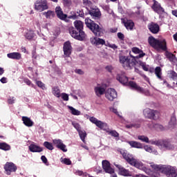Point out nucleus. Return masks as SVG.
I'll return each mask as SVG.
<instances>
[{"label": "nucleus", "instance_id": "1a4fd4ad", "mask_svg": "<svg viewBox=\"0 0 177 177\" xmlns=\"http://www.w3.org/2000/svg\"><path fill=\"white\" fill-rule=\"evenodd\" d=\"M89 121L92 122V124H95V125H96L97 128H100V129H102L103 131H106V129L109 128V125H107V123L99 120L95 117H90Z\"/></svg>", "mask_w": 177, "mask_h": 177}, {"label": "nucleus", "instance_id": "c85d7f7f", "mask_svg": "<svg viewBox=\"0 0 177 177\" xmlns=\"http://www.w3.org/2000/svg\"><path fill=\"white\" fill-rule=\"evenodd\" d=\"M168 127L169 129H174L176 128V117L175 115H173L171 118Z\"/></svg>", "mask_w": 177, "mask_h": 177}, {"label": "nucleus", "instance_id": "603ef678", "mask_svg": "<svg viewBox=\"0 0 177 177\" xmlns=\"http://www.w3.org/2000/svg\"><path fill=\"white\" fill-rule=\"evenodd\" d=\"M107 46H109V48H111V49H118V46H117V45H115V44H108Z\"/></svg>", "mask_w": 177, "mask_h": 177}, {"label": "nucleus", "instance_id": "864d4df0", "mask_svg": "<svg viewBox=\"0 0 177 177\" xmlns=\"http://www.w3.org/2000/svg\"><path fill=\"white\" fill-rule=\"evenodd\" d=\"M75 73L76 74H79V75H83V74H84L83 71L81 70V69H75Z\"/></svg>", "mask_w": 177, "mask_h": 177}, {"label": "nucleus", "instance_id": "473e14b6", "mask_svg": "<svg viewBox=\"0 0 177 177\" xmlns=\"http://www.w3.org/2000/svg\"><path fill=\"white\" fill-rule=\"evenodd\" d=\"M144 149L145 150V151H147V153H152V154H154L155 156H157L158 154L157 150H153V148H151V147L149 145L144 146Z\"/></svg>", "mask_w": 177, "mask_h": 177}, {"label": "nucleus", "instance_id": "ddd939ff", "mask_svg": "<svg viewBox=\"0 0 177 177\" xmlns=\"http://www.w3.org/2000/svg\"><path fill=\"white\" fill-rule=\"evenodd\" d=\"M102 169L106 174H114V169L111 167L110 162L108 160H102Z\"/></svg>", "mask_w": 177, "mask_h": 177}, {"label": "nucleus", "instance_id": "aec40b11", "mask_svg": "<svg viewBox=\"0 0 177 177\" xmlns=\"http://www.w3.org/2000/svg\"><path fill=\"white\" fill-rule=\"evenodd\" d=\"M55 13L57 16V18L60 19L61 20H66V19H67V15L63 13V10L60 6L56 7Z\"/></svg>", "mask_w": 177, "mask_h": 177}, {"label": "nucleus", "instance_id": "6e6d98bb", "mask_svg": "<svg viewBox=\"0 0 177 177\" xmlns=\"http://www.w3.org/2000/svg\"><path fill=\"white\" fill-rule=\"evenodd\" d=\"M118 38H119V39H121L122 41L124 40V34H122V32H118Z\"/></svg>", "mask_w": 177, "mask_h": 177}, {"label": "nucleus", "instance_id": "338daca9", "mask_svg": "<svg viewBox=\"0 0 177 177\" xmlns=\"http://www.w3.org/2000/svg\"><path fill=\"white\" fill-rule=\"evenodd\" d=\"M163 85H166L167 88H171V86L169 85V84H168V82H167V81L165 80L163 82Z\"/></svg>", "mask_w": 177, "mask_h": 177}, {"label": "nucleus", "instance_id": "680f3d73", "mask_svg": "<svg viewBox=\"0 0 177 177\" xmlns=\"http://www.w3.org/2000/svg\"><path fill=\"white\" fill-rule=\"evenodd\" d=\"M0 81L2 84H6V82H8V79L6 77H2Z\"/></svg>", "mask_w": 177, "mask_h": 177}, {"label": "nucleus", "instance_id": "3c124183", "mask_svg": "<svg viewBox=\"0 0 177 177\" xmlns=\"http://www.w3.org/2000/svg\"><path fill=\"white\" fill-rule=\"evenodd\" d=\"M170 77L174 80H176L177 79V73L176 72L171 71L170 73Z\"/></svg>", "mask_w": 177, "mask_h": 177}, {"label": "nucleus", "instance_id": "5701e85b", "mask_svg": "<svg viewBox=\"0 0 177 177\" xmlns=\"http://www.w3.org/2000/svg\"><path fill=\"white\" fill-rule=\"evenodd\" d=\"M160 149H162V150H174L175 149V147L170 142L163 141L162 142Z\"/></svg>", "mask_w": 177, "mask_h": 177}, {"label": "nucleus", "instance_id": "6ab92c4d", "mask_svg": "<svg viewBox=\"0 0 177 177\" xmlns=\"http://www.w3.org/2000/svg\"><path fill=\"white\" fill-rule=\"evenodd\" d=\"M153 4L152 6V9L156 13H164V8L161 7V5L158 3V1L153 0Z\"/></svg>", "mask_w": 177, "mask_h": 177}, {"label": "nucleus", "instance_id": "412c9836", "mask_svg": "<svg viewBox=\"0 0 177 177\" xmlns=\"http://www.w3.org/2000/svg\"><path fill=\"white\" fill-rule=\"evenodd\" d=\"M149 30L152 32V34H158L160 31V26L157 24L151 23L148 26Z\"/></svg>", "mask_w": 177, "mask_h": 177}, {"label": "nucleus", "instance_id": "4d7b16f0", "mask_svg": "<svg viewBox=\"0 0 177 177\" xmlns=\"http://www.w3.org/2000/svg\"><path fill=\"white\" fill-rule=\"evenodd\" d=\"M64 2V4L66 5V6H68L71 5V0H62Z\"/></svg>", "mask_w": 177, "mask_h": 177}, {"label": "nucleus", "instance_id": "49530a36", "mask_svg": "<svg viewBox=\"0 0 177 177\" xmlns=\"http://www.w3.org/2000/svg\"><path fill=\"white\" fill-rule=\"evenodd\" d=\"M60 97L64 100V102H68V94L62 93L60 95Z\"/></svg>", "mask_w": 177, "mask_h": 177}, {"label": "nucleus", "instance_id": "69168bd1", "mask_svg": "<svg viewBox=\"0 0 177 177\" xmlns=\"http://www.w3.org/2000/svg\"><path fill=\"white\" fill-rule=\"evenodd\" d=\"M8 103H10V104H12V103H15V97H12V99H9Z\"/></svg>", "mask_w": 177, "mask_h": 177}, {"label": "nucleus", "instance_id": "a19ab883", "mask_svg": "<svg viewBox=\"0 0 177 177\" xmlns=\"http://www.w3.org/2000/svg\"><path fill=\"white\" fill-rule=\"evenodd\" d=\"M36 85H37V86L39 88H41V89H42L43 91H45V89H46V86L45 85V84L39 80L36 81Z\"/></svg>", "mask_w": 177, "mask_h": 177}, {"label": "nucleus", "instance_id": "0e129e2a", "mask_svg": "<svg viewBox=\"0 0 177 177\" xmlns=\"http://www.w3.org/2000/svg\"><path fill=\"white\" fill-rule=\"evenodd\" d=\"M76 175H79V176H81V175H84V172L82 171H77Z\"/></svg>", "mask_w": 177, "mask_h": 177}, {"label": "nucleus", "instance_id": "2f4dec72", "mask_svg": "<svg viewBox=\"0 0 177 177\" xmlns=\"http://www.w3.org/2000/svg\"><path fill=\"white\" fill-rule=\"evenodd\" d=\"M52 93L53 95H54V96H55V97H60V95H62V93H60V88H59V86H54L52 88Z\"/></svg>", "mask_w": 177, "mask_h": 177}, {"label": "nucleus", "instance_id": "c756f323", "mask_svg": "<svg viewBox=\"0 0 177 177\" xmlns=\"http://www.w3.org/2000/svg\"><path fill=\"white\" fill-rule=\"evenodd\" d=\"M132 52L133 53L138 54V56L136 57L137 59H140V57H143V56L146 55L145 53L142 52L140 49L136 47L132 48Z\"/></svg>", "mask_w": 177, "mask_h": 177}, {"label": "nucleus", "instance_id": "37998d69", "mask_svg": "<svg viewBox=\"0 0 177 177\" xmlns=\"http://www.w3.org/2000/svg\"><path fill=\"white\" fill-rule=\"evenodd\" d=\"M61 162H62V164H66V165H71V160H70V159L68 158H62L60 159Z\"/></svg>", "mask_w": 177, "mask_h": 177}, {"label": "nucleus", "instance_id": "f704fd0d", "mask_svg": "<svg viewBox=\"0 0 177 177\" xmlns=\"http://www.w3.org/2000/svg\"><path fill=\"white\" fill-rule=\"evenodd\" d=\"M35 35L32 30H29L26 33L25 38L30 41V39H32L35 37Z\"/></svg>", "mask_w": 177, "mask_h": 177}, {"label": "nucleus", "instance_id": "7c9ffc66", "mask_svg": "<svg viewBox=\"0 0 177 177\" xmlns=\"http://www.w3.org/2000/svg\"><path fill=\"white\" fill-rule=\"evenodd\" d=\"M67 107L69 110V113H71L72 115H81L82 113L80 111H78V109H75V108L71 106H68Z\"/></svg>", "mask_w": 177, "mask_h": 177}, {"label": "nucleus", "instance_id": "a211bd4d", "mask_svg": "<svg viewBox=\"0 0 177 177\" xmlns=\"http://www.w3.org/2000/svg\"><path fill=\"white\" fill-rule=\"evenodd\" d=\"M115 167L119 169V175H122V176H131V173L129 170L126 169L125 168L122 167V166L117 164H114Z\"/></svg>", "mask_w": 177, "mask_h": 177}, {"label": "nucleus", "instance_id": "f03ea898", "mask_svg": "<svg viewBox=\"0 0 177 177\" xmlns=\"http://www.w3.org/2000/svg\"><path fill=\"white\" fill-rule=\"evenodd\" d=\"M85 24L89 30L95 35L96 37H102L103 35V29L89 18L85 19Z\"/></svg>", "mask_w": 177, "mask_h": 177}, {"label": "nucleus", "instance_id": "39448f33", "mask_svg": "<svg viewBox=\"0 0 177 177\" xmlns=\"http://www.w3.org/2000/svg\"><path fill=\"white\" fill-rule=\"evenodd\" d=\"M143 115L145 118H149V120H158L160 118V112L147 108L143 111Z\"/></svg>", "mask_w": 177, "mask_h": 177}, {"label": "nucleus", "instance_id": "e433bc0d", "mask_svg": "<svg viewBox=\"0 0 177 177\" xmlns=\"http://www.w3.org/2000/svg\"><path fill=\"white\" fill-rule=\"evenodd\" d=\"M78 133L81 140H82L83 142L85 143V138H86V131H85L84 130H80V131H78Z\"/></svg>", "mask_w": 177, "mask_h": 177}, {"label": "nucleus", "instance_id": "052dcab7", "mask_svg": "<svg viewBox=\"0 0 177 177\" xmlns=\"http://www.w3.org/2000/svg\"><path fill=\"white\" fill-rule=\"evenodd\" d=\"M151 167L153 169H158L159 167L157 165H155L154 163H151Z\"/></svg>", "mask_w": 177, "mask_h": 177}, {"label": "nucleus", "instance_id": "f8f14e48", "mask_svg": "<svg viewBox=\"0 0 177 177\" xmlns=\"http://www.w3.org/2000/svg\"><path fill=\"white\" fill-rule=\"evenodd\" d=\"M105 97L111 102L117 97V91L114 88H108L105 93Z\"/></svg>", "mask_w": 177, "mask_h": 177}, {"label": "nucleus", "instance_id": "423d86ee", "mask_svg": "<svg viewBox=\"0 0 177 177\" xmlns=\"http://www.w3.org/2000/svg\"><path fill=\"white\" fill-rule=\"evenodd\" d=\"M69 34H71L73 38H75V39H77L78 41H84L85 39V37H86L84 31L77 32L74 27L69 28Z\"/></svg>", "mask_w": 177, "mask_h": 177}, {"label": "nucleus", "instance_id": "72a5a7b5", "mask_svg": "<svg viewBox=\"0 0 177 177\" xmlns=\"http://www.w3.org/2000/svg\"><path fill=\"white\" fill-rule=\"evenodd\" d=\"M44 16H45L46 19H52L55 17V12L52 10H48L47 12H43Z\"/></svg>", "mask_w": 177, "mask_h": 177}, {"label": "nucleus", "instance_id": "09e8293b", "mask_svg": "<svg viewBox=\"0 0 177 177\" xmlns=\"http://www.w3.org/2000/svg\"><path fill=\"white\" fill-rule=\"evenodd\" d=\"M108 133H109V135H111V136H114V138H118V136H120V134H118V133L116 132L115 130L108 131Z\"/></svg>", "mask_w": 177, "mask_h": 177}, {"label": "nucleus", "instance_id": "de8ad7c7", "mask_svg": "<svg viewBox=\"0 0 177 177\" xmlns=\"http://www.w3.org/2000/svg\"><path fill=\"white\" fill-rule=\"evenodd\" d=\"M72 125L74 127V128H75L77 132H80L81 131V126L80 125V124L73 122H72Z\"/></svg>", "mask_w": 177, "mask_h": 177}, {"label": "nucleus", "instance_id": "7ed1b4c3", "mask_svg": "<svg viewBox=\"0 0 177 177\" xmlns=\"http://www.w3.org/2000/svg\"><path fill=\"white\" fill-rule=\"evenodd\" d=\"M117 80L120 82V84H123V85H129V86H131L132 89H135L136 91H138V92L143 93V89L138 86L136 82H129L128 83V77L125 76V75H118Z\"/></svg>", "mask_w": 177, "mask_h": 177}, {"label": "nucleus", "instance_id": "bf43d9fd", "mask_svg": "<svg viewBox=\"0 0 177 177\" xmlns=\"http://www.w3.org/2000/svg\"><path fill=\"white\" fill-rule=\"evenodd\" d=\"M140 127V125H135V124H127V128H132V127H134V128H139Z\"/></svg>", "mask_w": 177, "mask_h": 177}, {"label": "nucleus", "instance_id": "774afa93", "mask_svg": "<svg viewBox=\"0 0 177 177\" xmlns=\"http://www.w3.org/2000/svg\"><path fill=\"white\" fill-rule=\"evenodd\" d=\"M171 13H172V15H173L174 16H175L176 17H177V10H173V11L171 12Z\"/></svg>", "mask_w": 177, "mask_h": 177}, {"label": "nucleus", "instance_id": "20e7f679", "mask_svg": "<svg viewBox=\"0 0 177 177\" xmlns=\"http://www.w3.org/2000/svg\"><path fill=\"white\" fill-rule=\"evenodd\" d=\"M148 42L151 46L155 48V49H162V50H167V41L165 39L158 40L153 37H149Z\"/></svg>", "mask_w": 177, "mask_h": 177}, {"label": "nucleus", "instance_id": "e2e57ef3", "mask_svg": "<svg viewBox=\"0 0 177 177\" xmlns=\"http://www.w3.org/2000/svg\"><path fill=\"white\" fill-rule=\"evenodd\" d=\"M25 82H26V84H27V85H29V86H30L32 87H34V84H31V81L26 80Z\"/></svg>", "mask_w": 177, "mask_h": 177}, {"label": "nucleus", "instance_id": "9b49d317", "mask_svg": "<svg viewBox=\"0 0 177 177\" xmlns=\"http://www.w3.org/2000/svg\"><path fill=\"white\" fill-rule=\"evenodd\" d=\"M94 92L98 97H100L102 95H104L106 93V86L104 84H97L94 88Z\"/></svg>", "mask_w": 177, "mask_h": 177}, {"label": "nucleus", "instance_id": "4468645a", "mask_svg": "<svg viewBox=\"0 0 177 177\" xmlns=\"http://www.w3.org/2000/svg\"><path fill=\"white\" fill-rule=\"evenodd\" d=\"M53 143L54 146L57 147V149H59L64 153H66V151H67V148H66V145H64L63 143V141H62V140H60V139L53 140Z\"/></svg>", "mask_w": 177, "mask_h": 177}, {"label": "nucleus", "instance_id": "4be33fe9", "mask_svg": "<svg viewBox=\"0 0 177 177\" xmlns=\"http://www.w3.org/2000/svg\"><path fill=\"white\" fill-rule=\"evenodd\" d=\"M28 147L30 151H31L32 153H41V151H43L42 147L34 143L30 144Z\"/></svg>", "mask_w": 177, "mask_h": 177}, {"label": "nucleus", "instance_id": "79ce46f5", "mask_svg": "<svg viewBox=\"0 0 177 177\" xmlns=\"http://www.w3.org/2000/svg\"><path fill=\"white\" fill-rule=\"evenodd\" d=\"M44 147L47 148L48 150H53V145L49 142H44Z\"/></svg>", "mask_w": 177, "mask_h": 177}, {"label": "nucleus", "instance_id": "8fccbe9b", "mask_svg": "<svg viewBox=\"0 0 177 177\" xmlns=\"http://www.w3.org/2000/svg\"><path fill=\"white\" fill-rule=\"evenodd\" d=\"M151 143V145H156V146L160 147V149H161V146L162 145V142L161 141H152Z\"/></svg>", "mask_w": 177, "mask_h": 177}, {"label": "nucleus", "instance_id": "58836bf2", "mask_svg": "<svg viewBox=\"0 0 177 177\" xmlns=\"http://www.w3.org/2000/svg\"><path fill=\"white\" fill-rule=\"evenodd\" d=\"M138 140H141V142H144L145 143H150V141L149 140V138L145 136H138Z\"/></svg>", "mask_w": 177, "mask_h": 177}, {"label": "nucleus", "instance_id": "cd10ccee", "mask_svg": "<svg viewBox=\"0 0 177 177\" xmlns=\"http://www.w3.org/2000/svg\"><path fill=\"white\" fill-rule=\"evenodd\" d=\"M73 24L77 31H83L82 30L84 29V23H82L81 21L76 20L74 21Z\"/></svg>", "mask_w": 177, "mask_h": 177}, {"label": "nucleus", "instance_id": "f3484780", "mask_svg": "<svg viewBox=\"0 0 177 177\" xmlns=\"http://www.w3.org/2000/svg\"><path fill=\"white\" fill-rule=\"evenodd\" d=\"M73 50V48L71 47V43L70 41H66L64 44L63 50H64V55L66 57H68L71 55V50Z\"/></svg>", "mask_w": 177, "mask_h": 177}, {"label": "nucleus", "instance_id": "6e6552de", "mask_svg": "<svg viewBox=\"0 0 177 177\" xmlns=\"http://www.w3.org/2000/svg\"><path fill=\"white\" fill-rule=\"evenodd\" d=\"M161 171L167 177H177L176 169L172 166L164 167L161 169Z\"/></svg>", "mask_w": 177, "mask_h": 177}, {"label": "nucleus", "instance_id": "5fc2aeb1", "mask_svg": "<svg viewBox=\"0 0 177 177\" xmlns=\"http://www.w3.org/2000/svg\"><path fill=\"white\" fill-rule=\"evenodd\" d=\"M142 68L145 71H149V68L147 67V65H145V64L142 63L140 64Z\"/></svg>", "mask_w": 177, "mask_h": 177}, {"label": "nucleus", "instance_id": "393cba45", "mask_svg": "<svg viewBox=\"0 0 177 177\" xmlns=\"http://www.w3.org/2000/svg\"><path fill=\"white\" fill-rule=\"evenodd\" d=\"M7 57L14 60H20L21 59V54L20 53H10L7 54Z\"/></svg>", "mask_w": 177, "mask_h": 177}, {"label": "nucleus", "instance_id": "c03bdc74", "mask_svg": "<svg viewBox=\"0 0 177 177\" xmlns=\"http://www.w3.org/2000/svg\"><path fill=\"white\" fill-rule=\"evenodd\" d=\"M167 57L169 59L170 62H175V60H176V57H175V55L171 53H168L167 54Z\"/></svg>", "mask_w": 177, "mask_h": 177}, {"label": "nucleus", "instance_id": "4c0bfd02", "mask_svg": "<svg viewBox=\"0 0 177 177\" xmlns=\"http://www.w3.org/2000/svg\"><path fill=\"white\" fill-rule=\"evenodd\" d=\"M89 13L93 17H100V11L99 10H92Z\"/></svg>", "mask_w": 177, "mask_h": 177}, {"label": "nucleus", "instance_id": "c9c22d12", "mask_svg": "<svg viewBox=\"0 0 177 177\" xmlns=\"http://www.w3.org/2000/svg\"><path fill=\"white\" fill-rule=\"evenodd\" d=\"M161 67L160 66H157L155 68V75H156L157 78H158L159 80H161V75H162V72H161Z\"/></svg>", "mask_w": 177, "mask_h": 177}, {"label": "nucleus", "instance_id": "b1692460", "mask_svg": "<svg viewBox=\"0 0 177 177\" xmlns=\"http://www.w3.org/2000/svg\"><path fill=\"white\" fill-rule=\"evenodd\" d=\"M122 21L127 30H133V27H135V24L132 20L123 19Z\"/></svg>", "mask_w": 177, "mask_h": 177}, {"label": "nucleus", "instance_id": "9d476101", "mask_svg": "<svg viewBox=\"0 0 177 177\" xmlns=\"http://www.w3.org/2000/svg\"><path fill=\"white\" fill-rule=\"evenodd\" d=\"M35 9L38 12H44L48 9V3L46 0H37L35 3Z\"/></svg>", "mask_w": 177, "mask_h": 177}, {"label": "nucleus", "instance_id": "bb28decb", "mask_svg": "<svg viewBox=\"0 0 177 177\" xmlns=\"http://www.w3.org/2000/svg\"><path fill=\"white\" fill-rule=\"evenodd\" d=\"M127 143H129L131 147H134L135 149H143V145L140 142L136 141H128Z\"/></svg>", "mask_w": 177, "mask_h": 177}, {"label": "nucleus", "instance_id": "dca6fc26", "mask_svg": "<svg viewBox=\"0 0 177 177\" xmlns=\"http://www.w3.org/2000/svg\"><path fill=\"white\" fill-rule=\"evenodd\" d=\"M90 41L94 46H99V45H104L106 44V41H104V39H100L97 37H91Z\"/></svg>", "mask_w": 177, "mask_h": 177}, {"label": "nucleus", "instance_id": "13d9d810", "mask_svg": "<svg viewBox=\"0 0 177 177\" xmlns=\"http://www.w3.org/2000/svg\"><path fill=\"white\" fill-rule=\"evenodd\" d=\"M41 160L43 161V162L44 164H48V159L46 158V157L45 156H42L41 157Z\"/></svg>", "mask_w": 177, "mask_h": 177}, {"label": "nucleus", "instance_id": "a18cd8bd", "mask_svg": "<svg viewBox=\"0 0 177 177\" xmlns=\"http://www.w3.org/2000/svg\"><path fill=\"white\" fill-rule=\"evenodd\" d=\"M110 111H111L112 113H114V114H116V115H118V117H120L121 118V113L118 112V111L117 110V109L114 108V107H111L109 109Z\"/></svg>", "mask_w": 177, "mask_h": 177}, {"label": "nucleus", "instance_id": "f257e3e1", "mask_svg": "<svg viewBox=\"0 0 177 177\" xmlns=\"http://www.w3.org/2000/svg\"><path fill=\"white\" fill-rule=\"evenodd\" d=\"M120 153L122 154L123 158L126 160V161L129 162L130 165H132L138 169H141V171H144V172L147 174V175H150V174H151V169L145 167L143 162H140V160L135 159V158H133V155L128 153L127 150L121 149Z\"/></svg>", "mask_w": 177, "mask_h": 177}, {"label": "nucleus", "instance_id": "ea45409f", "mask_svg": "<svg viewBox=\"0 0 177 177\" xmlns=\"http://www.w3.org/2000/svg\"><path fill=\"white\" fill-rule=\"evenodd\" d=\"M0 149L1 150H5L6 151L10 149V145L5 142H2V143H0Z\"/></svg>", "mask_w": 177, "mask_h": 177}, {"label": "nucleus", "instance_id": "0eeeda50", "mask_svg": "<svg viewBox=\"0 0 177 177\" xmlns=\"http://www.w3.org/2000/svg\"><path fill=\"white\" fill-rule=\"evenodd\" d=\"M119 60L120 63L126 70H129L130 68H132V67H133V64H135V63L127 56L120 55L119 57Z\"/></svg>", "mask_w": 177, "mask_h": 177}, {"label": "nucleus", "instance_id": "2eb2a0df", "mask_svg": "<svg viewBox=\"0 0 177 177\" xmlns=\"http://www.w3.org/2000/svg\"><path fill=\"white\" fill-rule=\"evenodd\" d=\"M4 169L7 175H10L11 172L16 171L17 167L12 162H7L4 166Z\"/></svg>", "mask_w": 177, "mask_h": 177}, {"label": "nucleus", "instance_id": "a878e982", "mask_svg": "<svg viewBox=\"0 0 177 177\" xmlns=\"http://www.w3.org/2000/svg\"><path fill=\"white\" fill-rule=\"evenodd\" d=\"M22 121L24 125H26V127H32V125H34V122H32V120H31V119L28 117L23 116Z\"/></svg>", "mask_w": 177, "mask_h": 177}]
</instances>
